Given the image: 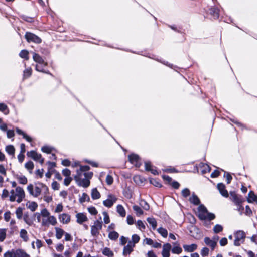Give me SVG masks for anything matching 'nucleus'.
<instances>
[{
	"instance_id": "obj_1",
	"label": "nucleus",
	"mask_w": 257,
	"mask_h": 257,
	"mask_svg": "<svg viewBox=\"0 0 257 257\" xmlns=\"http://www.w3.org/2000/svg\"><path fill=\"white\" fill-rule=\"evenodd\" d=\"M102 222L100 220H96L94 225L91 227V234L93 236H97L99 234V230L102 229Z\"/></svg>"
},
{
	"instance_id": "obj_2",
	"label": "nucleus",
	"mask_w": 257,
	"mask_h": 257,
	"mask_svg": "<svg viewBox=\"0 0 257 257\" xmlns=\"http://www.w3.org/2000/svg\"><path fill=\"white\" fill-rule=\"evenodd\" d=\"M245 238V233L244 231L239 230L235 233V240L234 241V245L235 246H239L241 243H243Z\"/></svg>"
},
{
	"instance_id": "obj_3",
	"label": "nucleus",
	"mask_w": 257,
	"mask_h": 257,
	"mask_svg": "<svg viewBox=\"0 0 257 257\" xmlns=\"http://www.w3.org/2000/svg\"><path fill=\"white\" fill-rule=\"evenodd\" d=\"M25 37L28 42H33L39 44L42 41L40 38L31 32H26Z\"/></svg>"
},
{
	"instance_id": "obj_4",
	"label": "nucleus",
	"mask_w": 257,
	"mask_h": 257,
	"mask_svg": "<svg viewBox=\"0 0 257 257\" xmlns=\"http://www.w3.org/2000/svg\"><path fill=\"white\" fill-rule=\"evenodd\" d=\"M27 190L29 193L33 196L36 197L40 195L41 193L42 188L41 186H36L35 188V192H34V186L33 184H30L27 186Z\"/></svg>"
},
{
	"instance_id": "obj_5",
	"label": "nucleus",
	"mask_w": 257,
	"mask_h": 257,
	"mask_svg": "<svg viewBox=\"0 0 257 257\" xmlns=\"http://www.w3.org/2000/svg\"><path fill=\"white\" fill-rule=\"evenodd\" d=\"M230 194V199L236 205L242 204L245 201V200L240 195L236 194L234 192H231Z\"/></svg>"
},
{
	"instance_id": "obj_6",
	"label": "nucleus",
	"mask_w": 257,
	"mask_h": 257,
	"mask_svg": "<svg viewBox=\"0 0 257 257\" xmlns=\"http://www.w3.org/2000/svg\"><path fill=\"white\" fill-rule=\"evenodd\" d=\"M27 155L28 157L32 158L35 161H39L41 164L44 163V159L42 158L41 155L40 154H38L35 151H31L30 152H28Z\"/></svg>"
},
{
	"instance_id": "obj_7",
	"label": "nucleus",
	"mask_w": 257,
	"mask_h": 257,
	"mask_svg": "<svg viewBox=\"0 0 257 257\" xmlns=\"http://www.w3.org/2000/svg\"><path fill=\"white\" fill-rule=\"evenodd\" d=\"M18 197L16 200L18 203H20L25 196V192L23 189L21 187H17L16 188V197Z\"/></svg>"
},
{
	"instance_id": "obj_8",
	"label": "nucleus",
	"mask_w": 257,
	"mask_h": 257,
	"mask_svg": "<svg viewBox=\"0 0 257 257\" xmlns=\"http://www.w3.org/2000/svg\"><path fill=\"white\" fill-rule=\"evenodd\" d=\"M171 249V245L166 243L163 245L162 255L163 257H170V251Z\"/></svg>"
},
{
	"instance_id": "obj_9",
	"label": "nucleus",
	"mask_w": 257,
	"mask_h": 257,
	"mask_svg": "<svg viewBox=\"0 0 257 257\" xmlns=\"http://www.w3.org/2000/svg\"><path fill=\"white\" fill-rule=\"evenodd\" d=\"M217 188L219 190L220 194L224 197H227L228 193L227 191L225 189V185L223 183H219L217 184Z\"/></svg>"
},
{
	"instance_id": "obj_10",
	"label": "nucleus",
	"mask_w": 257,
	"mask_h": 257,
	"mask_svg": "<svg viewBox=\"0 0 257 257\" xmlns=\"http://www.w3.org/2000/svg\"><path fill=\"white\" fill-rule=\"evenodd\" d=\"M80 186L87 188L90 185V181L84 177V178H81L78 182H76Z\"/></svg>"
},
{
	"instance_id": "obj_11",
	"label": "nucleus",
	"mask_w": 257,
	"mask_h": 257,
	"mask_svg": "<svg viewBox=\"0 0 257 257\" xmlns=\"http://www.w3.org/2000/svg\"><path fill=\"white\" fill-rule=\"evenodd\" d=\"M204 242L206 245L211 247L213 250L216 245V240H213L208 237L204 238Z\"/></svg>"
},
{
	"instance_id": "obj_12",
	"label": "nucleus",
	"mask_w": 257,
	"mask_h": 257,
	"mask_svg": "<svg viewBox=\"0 0 257 257\" xmlns=\"http://www.w3.org/2000/svg\"><path fill=\"white\" fill-rule=\"evenodd\" d=\"M59 219L60 222L63 224H67L70 221V216L67 214L63 213L59 216Z\"/></svg>"
},
{
	"instance_id": "obj_13",
	"label": "nucleus",
	"mask_w": 257,
	"mask_h": 257,
	"mask_svg": "<svg viewBox=\"0 0 257 257\" xmlns=\"http://www.w3.org/2000/svg\"><path fill=\"white\" fill-rule=\"evenodd\" d=\"M76 217L77 218V222L79 224H82L87 220V217L82 213H77Z\"/></svg>"
},
{
	"instance_id": "obj_14",
	"label": "nucleus",
	"mask_w": 257,
	"mask_h": 257,
	"mask_svg": "<svg viewBox=\"0 0 257 257\" xmlns=\"http://www.w3.org/2000/svg\"><path fill=\"white\" fill-rule=\"evenodd\" d=\"M33 58L34 61L40 64H44V66L47 65V63L44 62L43 59L38 54L33 53Z\"/></svg>"
},
{
	"instance_id": "obj_15",
	"label": "nucleus",
	"mask_w": 257,
	"mask_h": 257,
	"mask_svg": "<svg viewBox=\"0 0 257 257\" xmlns=\"http://www.w3.org/2000/svg\"><path fill=\"white\" fill-rule=\"evenodd\" d=\"M197 248L196 244H192L191 245H184L183 248L186 252H191L195 251Z\"/></svg>"
},
{
	"instance_id": "obj_16",
	"label": "nucleus",
	"mask_w": 257,
	"mask_h": 257,
	"mask_svg": "<svg viewBox=\"0 0 257 257\" xmlns=\"http://www.w3.org/2000/svg\"><path fill=\"white\" fill-rule=\"evenodd\" d=\"M14 257H29V255L22 249H17L14 252Z\"/></svg>"
},
{
	"instance_id": "obj_17",
	"label": "nucleus",
	"mask_w": 257,
	"mask_h": 257,
	"mask_svg": "<svg viewBox=\"0 0 257 257\" xmlns=\"http://www.w3.org/2000/svg\"><path fill=\"white\" fill-rule=\"evenodd\" d=\"M208 13L212 16H219V10L216 7H212L209 9Z\"/></svg>"
},
{
	"instance_id": "obj_18",
	"label": "nucleus",
	"mask_w": 257,
	"mask_h": 257,
	"mask_svg": "<svg viewBox=\"0 0 257 257\" xmlns=\"http://www.w3.org/2000/svg\"><path fill=\"white\" fill-rule=\"evenodd\" d=\"M247 201L252 203L253 201L257 202V195L253 191H250L248 194Z\"/></svg>"
},
{
	"instance_id": "obj_19",
	"label": "nucleus",
	"mask_w": 257,
	"mask_h": 257,
	"mask_svg": "<svg viewBox=\"0 0 257 257\" xmlns=\"http://www.w3.org/2000/svg\"><path fill=\"white\" fill-rule=\"evenodd\" d=\"M189 201L191 203L195 205H198L200 204V200L199 198L194 194H192V196L190 197Z\"/></svg>"
},
{
	"instance_id": "obj_20",
	"label": "nucleus",
	"mask_w": 257,
	"mask_h": 257,
	"mask_svg": "<svg viewBox=\"0 0 257 257\" xmlns=\"http://www.w3.org/2000/svg\"><path fill=\"white\" fill-rule=\"evenodd\" d=\"M174 245V246L172 249V252L174 254H177L181 253L182 251L181 247H180L178 244H177V243H175Z\"/></svg>"
},
{
	"instance_id": "obj_21",
	"label": "nucleus",
	"mask_w": 257,
	"mask_h": 257,
	"mask_svg": "<svg viewBox=\"0 0 257 257\" xmlns=\"http://www.w3.org/2000/svg\"><path fill=\"white\" fill-rule=\"evenodd\" d=\"M55 230H56V237L58 239H60L62 236L65 233L64 231L60 228L58 227H55Z\"/></svg>"
},
{
	"instance_id": "obj_22",
	"label": "nucleus",
	"mask_w": 257,
	"mask_h": 257,
	"mask_svg": "<svg viewBox=\"0 0 257 257\" xmlns=\"http://www.w3.org/2000/svg\"><path fill=\"white\" fill-rule=\"evenodd\" d=\"M100 194L96 188H94L92 190L91 192V197L94 200L100 198Z\"/></svg>"
},
{
	"instance_id": "obj_23",
	"label": "nucleus",
	"mask_w": 257,
	"mask_h": 257,
	"mask_svg": "<svg viewBox=\"0 0 257 257\" xmlns=\"http://www.w3.org/2000/svg\"><path fill=\"white\" fill-rule=\"evenodd\" d=\"M23 219L25 223L29 225H31L33 223L32 219L29 217V213L28 212L24 214Z\"/></svg>"
},
{
	"instance_id": "obj_24",
	"label": "nucleus",
	"mask_w": 257,
	"mask_h": 257,
	"mask_svg": "<svg viewBox=\"0 0 257 257\" xmlns=\"http://www.w3.org/2000/svg\"><path fill=\"white\" fill-rule=\"evenodd\" d=\"M116 199L114 198L113 200L108 199L103 202V205L107 207H111L115 202Z\"/></svg>"
},
{
	"instance_id": "obj_25",
	"label": "nucleus",
	"mask_w": 257,
	"mask_h": 257,
	"mask_svg": "<svg viewBox=\"0 0 257 257\" xmlns=\"http://www.w3.org/2000/svg\"><path fill=\"white\" fill-rule=\"evenodd\" d=\"M117 211L121 217H124L125 216V210L121 205H117Z\"/></svg>"
},
{
	"instance_id": "obj_26",
	"label": "nucleus",
	"mask_w": 257,
	"mask_h": 257,
	"mask_svg": "<svg viewBox=\"0 0 257 257\" xmlns=\"http://www.w3.org/2000/svg\"><path fill=\"white\" fill-rule=\"evenodd\" d=\"M29 204H27L28 208L30 209L32 211H35L38 207V204L35 202H28Z\"/></svg>"
},
{
	"instance_id": "obj_27",
	"label": "nucleus",
	"mask_w": 257,
	"mask_h": 257,
	"mask_svg": "<svg viewBox=\"0 0 257 257\" xmlns=\"http://www.w3.org/2000/svg\"><path fill=\"white\" fill-rule=\"evenodd\" d=\"M20 234V237L24 240V241H27L28 240L29 238L27 235V232L25 229H21Z\"/></svg>"
},
{
	"instance_id": "obj_28",
	"label": "nucleus",
	"mask_w": 257,
	"mask_h": 257,
	"mask_svg": "<svg viewBox=\"0 0 257 257\" xmlns=\"http://www.w3.org/2000/svg\"><path fill=\"white\" fill-rule=\"evenodd\" d=\"M119 236V234L115 231H111L108 234V237L110 239L115 240H116Z\"/></svg>"
},
{
	"instance_id": "obj_29",
	"label": "nucleus",
	"mask_w": 257,
	"mask_h": 257,
	"mask_svg": "<svg viewBox=\"0 0 257 257\" xmlns=\"http://www.w3.org/2000/svg\"><path fill=\"white\" fill-rule=\"evenodd\" d=\"M102 253L108 257H112L113 256V252L108 247L104 248Z\"/></svg>"
},
{
	"instance_id": "obj_30",
	"label": "nucleus",
	"mask_w": 257,
	"mask_h": 257,
	"mask_svg": "<svg viewBox=\"0 0 257 257\" xmlns=\"http://www.w3.org/2000/svg\"><path fill=\"white\" fill-rule=\"evenodd\" d=\"M133 251V249L131 248V246L130 245L124 246L123 250V255H127V254H130Z\"/></svg>"
},
{
	"instance_id": "obj_31",
	"label": "nucleus",
	"mask_w": 257,
	"mask_h": 257,
	"mask_svg": "<svg viewBox=\"0 0 257 257\" xmlns=\"http://www.w3.org/2000/svg\"><path fill=\"white\" fill-rule=\"evenodd\" d=\"M147 221L150 225L152 226L153 229H155L157 226V222L155 218L149 217L147 218Z\"/></svg>"
},
{
	"instance_id": "obj_32",
	"label": "nucleus",
	"mask_w": 257,
	"mask_h": 257,
	"mask_svg": "<svg viewBox=\"0 0 257 257\" xmlns=\"http://www.w3.org/2000/svg\"><path fill=\"white\" fill-rule=\"evenodd\" d=\"M19 56L21 58L25 59L26 60H29V52L26 50H22L19 54Z\"/></svg>"
},
{
	"instance_id": "obj_33",
	"label": "nucleus",
	"mask_w": 257,
	"mask_h": 257,
	"mask_svg": "<svg viewBox=\"0 0 257 257\" xmlns=\"http://www.w3.org/2000/svg\"><path fill=\"white\" fill-rule=\"evenodd\" d=\"M17 178L19 183L22 184H26L27 183V179L25 176H17Z\"/></svg>"
},
{
	"instance_id": "obj_34",
	"label": "nucleus",
	"mask_w": 257,
	"mask_h": 257,
	"mask_svg": "<svg viewBox=\"0 0 257 257\" xmlns=\"http://www.w3.org/2000/svg\"><path fill=\"white\" fill-rule=\"evenodd\" d=\"M6 152L11 155H14L15 153V148L13 145H9L6 147Z\"/></svg>"
},
{
	"instance_id": "obj_35",
	"label": "nucleus",
	"mask_w": 257,
	"mask_h": 257,
	"mask_svg": "<svg viewBox=\"0 0 257 257\" xmlns=\"http://www.w3.org/2000/svg\"><path fill=\"white\" fill-rule=\"evenodd\" d=\"M84 173V172L81 171L80 169L77 170V175L74 176V179L75 180L76 182H78L80 179L82 178V176H83Z\"/></svg>"
},
{
	"instance_id": "obj_36",
	"label": "nucleus",
	"mask_w": 257,
	"mask_h": 257,
	"mask_svg": "<svg viewBox=\"0 0 257 257\" xmlns=\"http://www.w3.org/2000/svg\"><path fill=\"white\" fill-rule=\"evenodd\" d=\"M25 168L29 170V172L30 173H32V170L33 169L34 165L33 162L30 161L28 162H27L25 165Z\"/></svg>"
},
{
	"instance_id": "obj_37",
	"label": "nucleus",
	"mask_w": 257,
	"mask_h": 257,
	"mask_svg": "<svg viewBox=\"0 0 257 257\" xmlns=\"http://www.w3.org/2000/svg\"><path fill=\"white\" fill-rule=\"evenodd\" d=\"M158 232L163 237H167L168 235V231L167 230L163 228L162 227L159 228L158 229Z\"/></svg>"
},
{
	"instance_id": "obj_38",
	"label": "nucleus",
	"mask_w": 257,
	"mask_h": 257,
	"mask_svg": "<svg viewBox=\"0 0 257 257\" xmlns=\"http://www.w3.org/2000/svg\"><path fill=\"white\" fill-rule=\"evenodd\" d=\"M90 200V198L89 196L85 193H83L82 194V196L79 199V202L81 203L85 202L86 201H89Z\"/></svg>"
},
{
	"instance_id": "obj_39",
	"label": "nucleus",
	"mask_w": 257,
	"mask_h": 257,
	"mask_svg": "<svg viewBox=\"0 0 257 257\" xmlns=\"http://www.w3.org/2000/svg\"><path fill=\"white\" fill-rule=\"evenodd\" d=\"M32 74L31 68L25 69L23 72V78L26 79L29 77Z\"/></svg>"
},
{
	"instance_id": "obj_40",
	"label": "nucleus",
	"mask_w": 257,
	"mask_h": 257,
	"mask_svg": "<svg viewBox=\"0 0 257 257\" xmlns=\"http://www.w3.org/2000/svg\"><path fill=\"white\" fill-rule=\"evenodd\" d=\"M16 214L18 219H22L23 216V209L21 207H18L16 210Z\"/></svg>"
},
{
	"instance_id": "obj_41",
	"label": "nucleus",
	"mask_w": 257,
	"mask_h": 257,
	"mask_svg": "<svg viewBox=\"0 0 257 257\" xmlns=\"http://www.w3.org/2000/svg\"><path fill=\"white\" fill-rule=\"evenodd\" d=\"M133 209L138 215H141L143 213V211L142 209L137 205H134L133 206Z\"/></svg>"
},
{
	"instance_id": "obj_42",
	"label": "nucleus",
	"mask_w": 257,
	"mask_h": 257,
	"mask_svg": "<svg viewBox=\"0 0 257 257\" xmlns=\"http://www.w3.org/2000/svg\"><path fill=\"white\" fill-rule=\"evenodd\" d=\"M140 204L143 208L145 210H148L149 209L150 206L146 201L141 200Z\"/></svg>"
},
{
	"instance_id": "obj_43",
	"label": "nucleus",
	"mask_w": 257,
	"mask_h": 257,
	"mask_svg": "<svg viewBox=\"0 0 257 257\" xmlns=\"http://www.w3.org/2000/svg\"><path fill=\"white\" fill-rule=\"evenodd\" d=\"M38 185L39 186H40L42 188V190H43L44 195H47L49 192V189H48V187L42 183H39Z\"/></svg>"
},
{
	"instance_id": "obj_44",
	"label": "nucleus",
	"mask_w": 257,
	"mask_h": 257,
	"mask_svg": "<svg viewBox=\"0 0 257 257\" xmlns=\"http://www.w3.org/2000/svg\"><path fill=\"white\" fill-rule=\"evenodd\" d=\"M213 231L215 233H219L220 232H221L223 230V227L221 225H219V224H216V225H215V226L213 228Z\"/></svg>"
},
{
	"instance_id": "obj_45",
	"label": "nucleus",
	"mask_w": 257,
	"mask_h": 257,
	"mask_svg": "<svg viewBox=\"0 0 257 257\" xmlns=\"http://www.w3.org/2000/svg\"><path fill=\"white\" fill-rule=\"evenodd\" d=\"M48 221L52 225H55L57 224L56 219L54 216H49L48 218Z\"/></svg>"
},
{
	"instance_id": "obj_46",
	"label": "nucleus",
	"mask_w": 257,
	"mask_h": 257,
	"mask_svg": "<svg viewBox=\"0 0 257 257\" xmlns=\"http://www.w3.org/2000/svg\"><path fill=\"white\" fill-rule=\"evenodd\" d=\"M150 183L153 185L154 186L158 187H161L162 186V185L161 183L156 179H151L150 180Z\"/></svg>"
},
{
	"instance_id": "obj_47",
	"label": "nucleus",
	"mask_w": 257,
	"mask_h": 257,
	"mask_svg": "<svg viewBox=\"0 0 257 257\" xmlns=\"http://www.w3.org/2000/svg\"><path fill=\"white\" fill-rule=\"evenodd\" d=\"M129 159L132 163L137 162L139 159V156L135 154H132L129 156Z\"/></svg>"
},
{
	"instance_id": "obj_48",
	"label": "nucleus",
	"mask_w": 257,
	"mask_h": 257,
	"mask_svg": "<svg viewBox=\"0 0 257 257\" xmlns=\"http://www.w3.org/2000/svg\"><path fill=\"white\" fill-rule=\"evenodd\" d=\"M181 194L184 197L186 198L190 195V191L188 188H185L182 191Z\"/></svg>"
},
{
	"instance_id": "obj_49",
	"label": "nucleus",
	"mask_w": 257,
	"mask_h": 257,
	"mask_svg": "<svg viewBox=\"0 0 257 257\" xmlns=\"http://www.w3.org/2000/svg\"><path fill=\"white\" fill-rule=\"evenodd\" d=\"M113 177L111 175H107L106 176V183L108 185H111L113 183Z\"/></svg>"
},
{
	"instance_id": "obj_50",
	"label": "nucleus",
	"mask_w": 257,
	"mask_h": 257,
	"mask_svg": "<svg viewBox=\"0 0 257 257\" xmlns=\"http://www.w3.org/2000/svg\"><path fill=\"white\" fill-rule=\"evenodd\" d=\"M103 215L104 216V222L105 224H108L110 222V219L109 215H108L107 213L106 212H103Z\"/></svg>"
},
{
	"instance_id": "obj_51",
	"label": "nucleus",
	"mask_w": 257,
	"mask_h": 257,
	"mask_svg": "<svg viewBox=\"0 0 257 257\" xmlns=\"http://www.w3.org/2000/svg\"><path fill=\"white\" fill-rule=\"evenodd\" d=\"M89 212L93 215H95L97 214V211L94 207H90L88 208Z\"/></svg>"
},
{
	"instance_id": "obj_52",
	"label": "nucleus",
	"mask_w": 257,
	"mask_h": 257,
	"mask_svg": "<svg viewBox=\"0 0 257 257\" xmlns=\"http://www.w3.org/2000/svg\"><path fill=\"white\" fill-rule=\"evenodd\" d=\"M209 249L207 247H204L201 251V254L202 256H207L209 254Z\"/></svg>"
},
{
	"instance_id": "obj_53",
	"label": "nucleus",
	"mask_w": 257,
	"mask_h": 257,
	"mask_svg": "<svg viewBox=\"0 0 257 257\" xmlns=\"http://www.w3.org/2000/svg\"><path fill=\"white\" fill-rule=\"evenodd\" d=\"M41 150L45 153L49 154L52 152V148L48 146H43L42 147Z\"/></svg>"
},
{
	"instance_id": "obj_54",
	"label": "nucleus",
	"mask_w": 257,
	"mask_h": 257,
	"mask_svg": "<svg viewBox=\"0 0 257 257\" xmlns=\"http://www.w3.org/2000/svg\"><path fill=\"white\" fill-rule=\"evenodd\" d=\"M62 174L66 177H70L71 171L69 169L66 168L62 170Z\"/></svg>"
},
{
	"instance_id": "obj_55",
	"label": "nucleus",
	"mask_w": 257,
	"mask_h": 257,
	"mask_svg": "<svg viewBox=\"0 0 257 257\" xmlns=\"http://www.w3.org/2000/svg\"><path fill=\"white\" fill-rule=\"evenodd\" d=\"M11 195L10 196V201L14 202L16 200V193L14 190H12L10 191Z\"/></svg>"
},
{
	"instance_id": "obj_56",
	"label": "nucleus",
	"mask_w": 257,
	"mask_h": 257,
	"mask_svg": "<svg viewBox=\"0 0 257 257\" xmlns=\"http://www.w3.org/2000/svg\"><path fill=\"white\" fill-rule=\"evenodd\" d=\"M11 212L10 211H7L4 214V219L6 222H8L10 221L11 219Z\"/></svg>"
},
{
	"instance_id": "obj_57",
	"label": "nucleus",
	"mask_w": 257,
	"mask_h": 257,
	"mask_svg": "<svg viewBox=\"0 0 257 257\" xmlns=\"http://www.w3.org/2000/svg\"><path fill=\"white\" fill-rule=\"evenodd\" d=\"M72 180V178L71 177H66L64 180V184L65 186H67L69 185V184H70Z\"/></svg>"
},
{
	"instance_id": "obj_58",
	"label": "nucleus",
	"mask_w": 257,
	"mask_h": 257,
	"mask_svg": "<svg viewBox=\"0 0 257 257\" xmlns=\"http://www.w3.org/2000/svg\"><path fill=\"white\" fill-rule=\"evenodd\" d=\"M140 239V237L137 234H134L132 236V240L136 244L139 241Z\"/></svg>"
},
{
	"instance_id": "obj_59",
	"label": "nucleus",
	"mask_w": 257,
	"mask_h": 257,
	"mask_svg": "<svg viewBox=\"0 0 257 257\" xmlns=\"http://www.w3.org/2000/svg\"><path fill=\"white\" fill-rule=\"evenodd\" d=\"M127 239L128 238L123 236H121L120 238V245H124L126 242H127Z\"/></svg>"
},
{
	"instance_id": "obj_60",
	"label": "nucleus",
	"mask_w": 257,
	"mask_h": 257,
	"mask_svg": "<svg viewBox=\"0 0 257 257\" xmlns=\"http://www.w3.org/2000/svg\"><path fill=\"white\" fill-rule=\"evenodd\" d=\"M59 184L57 183L56 181H54L52 183V188L54 190H58L59 189Z\"/></svg>"
},
{
	"instance_id": "obj_61",
	"label": "nucleus",
	"mask_w": 257,
	"mask_h": 257,
	"mask_svg": "<svg viewBox=\"0 0 257 257\" xmlns=\"http://www.w3.org/2000/svg\"><path fill=\"white\" fill-rule=\"evenodd\" d=\"M145 169L147 171H150L152 169V165L150 162L146 161L145 162Z\"/></svg>"
},
{
	"instance_id": "obj_62",
	"label": "nucleus",
	"mask_w": 257,
	"mask_h": 257,
	"mask_svg": "<svg viewBox=\"0 0 257 257\" xmlns=\"http://www.w3.org/2000/svg\"><path fill=\"white\" fill-rule=\"evenodd\" d=\"M41 215L45 217H49L50 213L46 208H44L42 210Z\"/></svg>"
},
{
	"instance_id": "obj_63",
	"label": "nucleus",
	"mask_w": 257,
	"mask_h": 257,
	"mask_svg": "<svg viewBox=\"0 0 257 257\" xmlns=\"http://www.w3.org/2000/svg\"><path fill=\"white\" fill-rule=\"evenodd\" d=\"M83 176L89 180L92 177L93 173L92 172H84L83 173Z\"/></svg>"
},
{
	"instance_id": "obj_64",
	"label": "nucleus",
	"mask_w": 257,
	"mask_h": 257,
	"mask_svg": "<svg viewBox=\"0 0 257 257\" xmlns=\"http://www.w3.org/2000/svg\"><path fill=\"white\" fill-rule=\"evenodd\" d=\"M9 191L7 189H5L3 190L1 197L3 199H4V198L8 197L9 196Z\"/></svg>"
}]
</instances>
